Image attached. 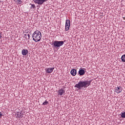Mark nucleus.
I'll return each instance as SVG.
<instances>
[{"mask_svg": "<svg viewBox=\"0 0 125 125\" xmlns=\"http://www.w3.org/2000/svg\"><path fill=\"white\" fill-rule=\"evenodd\" d=\"M91 82L92 80H86V81H81L78 83L76 84L74 87H77L80 90V89H82L83 87H87L90 85L91 83Z\"/></svg>", "mask_w": 125, "mask_h": 125, "instance_id": "1", "label": "nucleus"}, {"mask_svg": "<svg viewBox=\"0 0 125 125\" xmlns=\"http://www.w3.org/2000/svg\"><path fill=\"white\" fill-rule=\"evenodd\" d=\"M32 38L33 41H34V42H40L41 41V39H42V33L39 30L35 31L33 33Z\"/></svg>", "mask_w": 125, "mask_h": 125, "instance_id": "2", "label": "nucleus"}, {"mask_svg": "<svg viewBox=\"0 0 125 125\" xmlns=\"http://www.w3.org/2000/svg\"><path fill=\"white\" fill-rule=\"evenodd\" d=\"M66 41H54L52 42V45H53V48H59L61 46H62L64 44Z\"/></svg>", "mask_w": 125, "mask_h": 125, "instance_id": "3", "label": "nucleus"}, {"mask_svg": "<svg viewBox=\"0 0 125 125\" xmlns=\"http://www.w3.org/2000/svg\"><path fill=\"white\" fill-rule=\"evenodd\" d=\"M70 26H71V21L69 20H66L65 21V31H69V30L70 29Z\"/></svg>", "mask_w": 125, "mask_h": 125, "instance_id": "4", "label": "nucleus"}, {"mask_svg": "<svg viewBox=\"0 0 125 125\" xmlns=\"http://www.w3.org/2000/svg\"><path fill=\"white\" fill-rule=\"evenodd\" d=\"M47 0H34V1L35 3H37V4H39V5H42L44 2L47 1Z\"/></svg>", "mask_w": 125, "mask_h": 125, "instance_id": "5", "label": "nucleus"}, {"mask_svg": "<svg viewBox=\"0 0 125 125\" xmlns=\"http://www.w3.org/2000/svg\"><path fill=\"white\" fill-rule=\"evenodd\" d=\"M63 94H65V90L63 88H61L58 90V95L62 96Z\"/></svg>", "mask_w": 125, "mask_h": 125, "instance_id": "6", "label": "nucleus"}, {"mask_svg": "<svg viewBox=\"0 0 125 125\" xmlns=\"http://www.w3.org/2000/svg\"><path fill=\"white\" fill-rule=\"evenodd\" d=\"M115 92H116V93H121V91H123V89H122L121 86L115 87Z\"/></svg>", "mask_w": 125, "mask_h": 125, "instance_id": "7", "label": "nucleus"}, {"mask_svg": "<svg viewBox=\"0 0 125 125\" xmlns=\"http://www.w3.org/2000/svg\"><path fill=\"white\" fill-rule=\"evenodd\" d=\"M54 69V67L53 68H48L46 69V72L48 74H50L51 73H52L53 72V70Z\"/></svg>", "mask_w": 125, "mask_h": 125, "instance_id": "8", "label": "nucleus"}, {"mask_svg": "<svg viewBox=\"0 0 125 125\" xmlns=\"http://www.w3.org/2000/svg\"><path fill=\"white\" fill-rule=\"evenodd\" d=\"M21 54L24 56L27 55V54H28V50L25 49H23L21 51Z\"/></svg>", "mask_w": 125, "mask_h": 125, "instance_id": "9", "label": "nucleus"}, {"mask_svg": "<svg viewBox=\"0 0 125 125\" xmlns=\"http://www.w3.org/2000/svg\"><path fill=\"white\" fill-rule=\"evenodd\" d=\"M70 73L72 75V76H76V75H77V70L75 69H72L70 71Z\"/></svg>", "mask_w": 125, "mask_h": 125, "instance_id": "10", "label": "nucleus"}, {"mask_svg": "<svg viewBox=\"0 0 125 125\" xmlns=\"http://www.w3.org/2000/svg\"><path fill=\"white\" fill-rule=\"evenodd\" d=\"M79 74L80 76H83L85 74V71L83 69H80L79 71Z\"/></svg>", "mask_w": 125, "mask_h": 125, "instance_id": "11", "label": "nucleus"}, {"mask_svg": "<svg viewBox=\"0 0 125 125\" xmlns=\"http://www.w3.org/2000/svg\"><path fill=\"white\" fill-rule=\"evenodd\" d=\"M17 116L19 119H22L23 118V114L21 112L18 113Z\"/></svg>", "mask_w": 125, "mask_h": 125, "instance_id": "12", "label": "nucleus"}, {"mask_svg": "<svg viewBox=\"0 0 125 125\" xmlns=\"http://www.w3.org/2000/svg\"><path fill=\"white\" fill-rule=\"evenodd\" d=\"M29 4L30 5H31L30 7L31 9H33H33H35V8H36V5L35 4L32 3H30Z\"/></svg>", "mask_w": 125, "mask_h": 125, "instance_id": "13", "label": "nucleus"}, {"mask_svg": "<svg viewBox=\"0 0 125 125\" xmlns=\"http://www.w3.org/2000/svg\"><path fill=\"white\" fill-rule=\"evenodd\" d=\"M122 62H125V55H123L121 57Z\"/></svg>", "mask_w": 125, "mask_h": 125, "instance_id": "14", "label": "nucleus"}, {"mask_svg": "<svg viewBox=\"0 0 125 125\" xmlns=\"http://www.w3.org/2000/svg\"><path fill=\"white\" fill-rule=\"evenodd\" d=\"M121 118H125V112H121Z\"/></svg>", "mask_w": 125, "mask_h": 125, "instance_id": "15", "label": "nucleus"}, {"mask_svg": "<svg viewBox=\"0 0 125 125\" xmlns=\"http://www.w3.org/2000/svg\"><path fill=\"white\" fill-rule=\"evenodd\" d=\"M47 104H48V102H47V101L46 100L44 102L42 103V105H47Z\"/></svg>", "mask_w": 125, "mask_h": 125, "instance_id": "16", "label": "nucleus"}, {"mask_svg": "<svg viewBox=\"0 0 125 125\" xmlns=\"http://www.w3.org/2000/svg\"><path fill=\"white\" fill-rule=\"evenodd\" d=\"M21 0H17V2L18 3H21Z\"/></svg>", "mask_w": 125, "mask_h": 125, "instance_id": "17", "label": "nucleus"}, {"mask_svg": "<svg viewBox=\"0 0 125 125\" xmlns=\"http://www.w3.org/2000/svg\"><path fill=\"white\" fill-rule=\"evenodd\" d=\"M1 117H2V114H1V112H0V118H1Z\"/></svg>", "mask_w": 125, "mask_h": 125, "instance_id": "18", "label": "nucleus"}, {"mask_svg": "<svg viewBox=\"0 0 125 125\" xmlns=\"http://www.w3.org/2000/svg\"><path fill=\"white\" fill-rule=\"evenodd\" d=\"M1 33H0V39H1L2 38V36H1Z\"/></svg>", "mask_w": 125, "mask_h": 125, "instance_id": "19", "label": "nucleus"}, {"mask_svg": "<svg viewBox=\"0 0 125 125\" xmlns=\"http://www.w3.org/2000/svg\"><path fill=\"white\" fill-rule=\"evenodd\" d=\"M28 39H30V34H28Z\"/></svg>", "mask_w": 125, "mask_h": 125, "instance_id": "20", "label": "nucleus"}]
</instances>
